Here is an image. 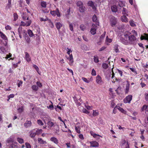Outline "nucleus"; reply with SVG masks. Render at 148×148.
Listing matches in <instances>:
<instances>
[{
    "label": "nucleus",
    "instance_id": "nucleus-1",
    "mask_svg": "<svg viewBox=\"0 0 148 148\" xmlns=\"http://www.w3.org/2000/svg\"><path fill=\"white\" fill-rule=\"evenodd\" d=\"M136 40V38L133 35H130L128 38V40L125 39H123L122 40V42L124 44L127 45L130 43H133Z\"/></svg>",
    "mask_w": 148,
    "mask_h": 148
},
{
    "label": "nucleus",
    "instance_id": "nucleus-2",
    "mask_svg": "<svg viewBox=\"0 0 148 148\" xmlns=\"http://www.w3.org/2000/svg\"><path fill=\"white\" fill-rule=\"evenodd\" d=\"M66 59L69 60V64L71 66H72L74 62L73 59V56L72 55H70V56L66 55Z\"/></svg>",
    "mask_w": 148,
    "mask_h": 148
},
{
    "label": "nucleus",
    "instance_id": "nucleus-3",
    "mask_svg": "<svg viewBox=\"0 0 148 148\" xmlns=\"http://www.w3.org/2000/svg\"><path fill=\"white\" fill-rule=\"evenodd\" d=\"M110 22V24L112 27L114 26L117 23L116 19L114 17H112L111 18Z\"/></svg>",
    "mask_w": 148,
    "mask_h": 148
},
{
    "label": "nucleus",
    "instance_id": "nucleus-4",
    "mask_svg": "<svg viewBox=\"0 0 148 148\" xmlns=\"http://www.w3.org/2000/svg\"><path fill=\"white\" fill-rule=\"evenodd\" d=\"M132 99V96L129 95L127 96L123 100L124 102L125 103H130Z\"/></svg>",
    "mask_w": 148,
    "mask_h": 148
},
{
    "label": "nucleus",
    "instance_id": "nucleus-5",
    "mask_svg": "<svg viewBox=\"0 0 148 148\" xmlns=\"http://www.w3.org/2000/svg\"><path fill=\"white\" fill-rule=\"evenodd\" d=\"M97 26L94 24H93L92 25V27L90 29V32L91 33L92 35L95 34L96 32Z\"/></svg>",
    "mask_w": 148,
    "mask_h": 148
},
{
    "label": "nucleus",
    "instance_id": "nucleus-6",
    "mask_svg": "<svg viewBox=\"0 0 148 148\" xmlns=\"http://www.w3.org/2000/svg\"><path fill=\"white\" fill-rule=\"evenodd\" d=\"M50 13L53 16H55L56 15L58 17L60 16L59 11L58 9H57L56 11H51Z\"/></svg>",
    "mask_w": 148,
    "mask_h": 148
},
{
    "label": "nucleus",
    "instance_id": "nucleus-7",
    "mask_svg": "<svg viewBox=\"0 0 148 148\" xmlns=\"http://www.w3.org/2000/svg\"><path fill=\"white\" fill-rule=\"evenodd\" d=\"M27 21H26L25 22L22 21L21 22V26H28L30 25L32 21L30 20H27Z\"/></svg>",
    "mask_w": 148,
    "mask_h": 148
},
{
    "label": "nucleus",
    "instance_id": "nucleus-8",
    "mask_svg": "<svg viewBox=\"0 0 148 148\" xmlns=\"http://www.w3.org/2000/svg\"><path fill=\"white\" fill-rule=\"evenodd\" d=\"M0 36L3 39L5 40L6 45L7 44V42L8 41V38L6 35L2 32L0 31Z\"/></svg>",
    "mask_w": 148,
    "mask_h": 148
},
{
    "label": "nucleus",
    "instance_id": "nucleus-9",
    "mask_svg": "<svg viewBox=\"0 0 148 148\" xmlns=\"http://www.w3.org/2000/svg\"><path fill=\"white\" fill-rule=\"evenodd\" d=\"M96 82L99 84H101L102 83V80L101 79V77L99 75H97L96 77Z\"/></svg>",
    "mask_w": 148,
    "mask_h": 148
},
{
    "label": "nucleus",
    "instance_id": "nucleus-10",
    "mask_svg": "<svg viewBox=\"0 0 148 148\" xmlns=\"http://www.w3.org/2000/svg\"><path fill=\"white\" fill-rule=\"evenodd\" d=\"M90 146L93 147H98L99 144V143L96 141H93L90 142Z\"/></svg>",
    "mask_w": 148,
    "mask_h": 148
},
{
    "label": "nucleus",
    "instance_id": "nucleus-11",
    "mask_svg": "<svg viewBox=\"0 0 148 148\" xmlns=\"http://www.w3.org/2000/svg\"><path fill=\"white\" fill-rule=\"evenodd\" d=\"M17 143L16 142H13L12 143H11L10 144V145H7V146H9V147L10 148H13L14 147H17Z\"/></svg>",
    "mask_w": 148,
    "mask_h": 148
},
{
    "label": "nucleus",
    "instance_id": "nucleus-12",
    "mask_svg": "<svg viewBox=\"0 0 148 148\" xmlns=\"http://www.w3.org/2000/svg\"><path fill=\"white\" fill-rule=\"evenodd\" d=\"M50 140L51 142L54 143L56 144H58V139L54 137H51Z\"/></svg>",
    "mask_w": 148,
    "mask_h": 148
},
{
    "label": "nucleus",
    "instance_id": "nucleus-13",
    "mask_svg": "<svg viewBox=\"0 0 148 148\" xmlns=\"http://www.w3.org/2000/svg\"><path fill=\"white\" fill-rule=\"evenodd\" d=\"M25 58L26 60L28 62L31 61V59L29 54L27 52L25 53Z\"/></svg>",
    "mask_w": 148,
    "mask_h": 148
},
{
    "label": "nucleus",
    "instance_id": "nucleus-14",
    "mask_svg": "<svg viewBox=\"0 0 148 148\" xmlns=\"http://www.w3.org/2000/svg\"><path fill=\"white\" fill-rule=\"evenodd\" d=\"M131 34V33L129 32H127L124 33V38H122L121 40H123V39H125L127 40V39L129 38V37L130 36V35Z\"/></svg>",
    "mask_w": 148,
    "mask_h": 148
},
{
    "label": "nucleus",
    "instance_id": "nucleus-15",
    "mask_svg": "<svg viewBox=\"0 0 148 148\" xmlns=\"http://www.w3.org/2000/svg\"><path fill=\"white\" fill-rule=\"evenodd\" d=\"M69 27L70 30L72 32H73V26L75 25V24L74 23H69Z\"/></svg>",
    "mask_w": 148,
    "mask_h": 148
},
{
    "label": "nucleus",
    "instance_id": "nucleus-16",
    "mask_svg": "<svg viewBox=\"0 0 148 148\" xmlns=\"http://www.w3.org/2000/svg\"><path fill=\"white\" fill-rule=\"evenodd\" d=\"M32 123L30 121H27L24 123V125L26 127H28L30 126L31 125Z\"/></svg>",
    "mask_w": 148,
    "mask_h": 148
},
{
    "label": "nucleus",
    "instance_id": "nucleus-17",
    "mask_svg": "<svg viewBox=\"0 0 148 148\" xmlns=\"http://www.w3.org/2000/svg\"><path fill=\"white\" fill-rule=\"evenodd\" d=\"M38 143L40 144H46L47 143L46 141L40 138H38Z\"/></svg>",
    "mask_w": 148,
    "mask_h": 148
},
{
    "label": "nucleus",
    "instance_id": "nucleus-18",
    "mask_svg": "<svg viewBox=\"0 0 148 148\" xmlns=\"http://www.w3.org/2000/svg\"><path fill=\"white\" fill-rule=\"evenodd\" d=\"M121 20L123 22H127L128 21L127 18L125 16H122L121 17Z\"/></svg>",
    "mask_w": 148,
    "mask_h": 148
},
{
    "label": "nucleus",
    "instance_id": "nucleus-19",
    "mask_svg": "<svg viewBox=\"0 0 148 148\" xmlns=\"http://www.w3.org/2000/svg\"><path fill=\"white\" fill-rule=\"evenodd\" d=\"M56 28L58 30H59L62 26V24L60 22L56 23Z\"/></svg>",
    "mask_w": 148,
    "mask_h": 148
},
{
    "label": "nucleus",
    "instance_id": "nucleus-20",
    "mask_svg": "<svg viewBox=\"0 0 148 148\" xmlns=\"http://www.w3.org/2000/svg\"><path fill=\"white\" fill-rule=\"evenodd\" d=\"M111 9L112 11L113 12H116L117 11V8L115 5H113L111 7Z\"/></svg>",
    "mask_w": 148,
    "mask_h": 148
},
{
    "label": "nucleus",
    "instance_id": "nucleus-21",
    "mask_svg": "<svg viewBox=\"0 0 148 148\" xmlns=\"http://www.w3.org/2000/svg\"><path fill=\"white\" fill-rule=\"evenodd\" d=\"M14 142V140L11 137L8 138L7 140V142L8 144V145H10V144Z\"/></svg>",
    "mask_w": 148,
    "mask_h": 148
},
{
    "label": "nucleus",
    "instance_id": "nucleus-22",
    "mask_svg": "<svg viewBox=\"0 0 148 148\" xmlns=\"http://www.w3.org/2000/svg\"><path fill=\"white\" fill-rule=\"evenodd\" d=\"M116 108L117 109H118V110H119L120 112H121L124 113H125L126 112L122 108H121L119 106H116Z\"/></svg>",
    "mask_w": 148,
    "mask_h": 148
},
{
    "label": "nucleus",
    "instance_id": "nucleus-23",
    "mask_svg": "<svg viewBox=\"0 0 148 148\" xmlns=\"http://www.w3.org/2000/svg\"><path fill=\"white\" fill-rule=\"evenodd\" d=\"M22 16L24 20H29V16L26 13H23Z\"/></svg>",
    "mask_w": 148,
    "mask_h": 148
},
{
    "label": "nucleus",
    "instance_id": "nucleus-24",
    "mask_svg": "<svg viewBox=\"0 0 148 148\" xmlns=\"http://www.w3.org/2000/svg\"><path fill=\"white\" fill-rule=\"evenodd\" d=\"M17 141L20 144H22L24 143V140L18 137L16 138Z\"/></svg>",
    "mask_w": 148,
    "mask_h": 148
},
{
    "label": "nucleus",
    "instance_id": "nucleus-25",
    "mask_svg": "<svg viewBox=\"0 0 148 148\" xmlns=\"http://www.w3.org/2000/svg\"><path fill=\"white\" fill-rule=\"evenodd\" d=\"M79 11L81 12H84L85 10V8L83 5L79 7Z\"/></svg>",
    "mask_w": 148,
    "mask_h": 148
},
{
    "label": "nucleus",
    "instance_id": "nucleus-26",
    "mask_svg": "<svg viewBox=\"0 0 148 148\" xmlns=\"http://www.w3.org/2000/svg\"><path fill=\"white\" fill-rule=\"evenodd\" d=\"M90 134L94 138H97V137H100L101 136L98 134H95L92 131L90 132Z\"/></svg>",
    "mask_w": 148,
    "mask_h": 148
},
{
    "label": "nucleus",
    "instance_id": "nucleus-27",
    "mask_svg": "<svg viewBox=\"0 0 148 148\" xmlns=\"http://www.w3.org/2000/svg\"><path fill=\"white\" fill-rule=\"evenodd\" d=\"M121 88L120 87H118L116 90L115 91L118 94H119L121 92Z\"/></svg>",
    "mask_w": 148,
    "mask_h": 148
},
{
    "label": "nucleus",
    "instance_id": "nucleus-28",
    "mask_svg": "<svg viewBox=\"0 0 148 148\" xmlns=\"http://www.w3.org/2000/svg\"><path fill=\"white\" fill-rule=\"evenodd\" d=\"M76 4L77 6L79 7L83 5V4L82 2L81 1H77L76 3Z\"/></svg>",
    "mask_w": 148,
    "mask_h": 148
},
{
    "label": "nucleus",
    "instance_id": "nucleus-29",
    "mask_svg": "<svg viewBox=\"0 0 148 148\" xmlns=\"http://www.w3.org/2000/svg\"><path fill=\"white\" fill-rule=\"evenodd\" d=\"M48 127H51L53 126L54 125L53 123L51 121H49L47 123Z\"/></svg>",
    "mask_w": 148,
    "mask_h": 148
},
{
    "label": "nucleus",
    "instance_id": "nucleus-30",
    "mask_svg": "<svg viewBox=\"0 0 148 148\" xmlns=\"http://www.w3.org/2000/svg\"><path fill=\"white\" fill-rule=\"evenodd\" d=\"M119 46L117 45H115L114 50L115 51V52L116 53L119 52V50L118 49Z\"/></svg>",
    "mask_w": 148,
    "mask_h": 148
},
{
    "label": "nucleus",
    "instance_id": "nucleus-31",
    "mask_svg": "<svg viewBox=\"0 0 148 148\" xmlns=\"http://www.w3.org/2000/svg\"><path fill=\"white\" fill-rule=\"evenodd\" d=\"M32 88L33 90L34 91H37L38 89V87L36 85H33L32 86Z\"/></svg>",
    "mask_w": 148,
    "mask_h": 148
},
{
    "label": "nucleus",
    "instance_id": "nucleus-32",
    "mask_svg": "<svg viewBox=\"0 0 148 148\" xmlns=\"http://www.w3.org/2000/svg\"><path fill=\"white\" fill-rule=\"evenodd\" d=\"M130 85L129 83L127 84L126 85L125 91V93L126 94H127L130 88Z\"/></svg>",
    "mask_w": 148,
    "mask_h": 148
},
{
    "label": "nucleus",
    "instance_id": "nucleus-33",
    "mask_svg": "<svg viewBox=\"0 0 148 148\" xmlns=\"http://www.w3.org/2000/svg\"><path fill=\"white\" fill-rule=\"evenodd\" d=\"M148 108V106L145 105H144L141 108V112H143L146 110Z\"/></svg>",
    "mask_w": 148,
    "mask_h": 148
},
{
    "label": "nucleus",
    "instance_id": "nucleus-34",
    "mask_svg": "<svg viewBox=\"0 0 148 148\" xmlns=\"http://www.w3.org/2000/svg\"><path fill=\"white\" fill-rule=\"evenodd\" d=\"M28 34L29 36L30 37H32L34 36V34L32 32L31 30H28Z\"/></svg>",
    "mask_w": 148,
    "mask_h": 148
},
{
    "label": "nucleus",
    "instance_id": "nucleus-35",
    "mask_svg": "<svg viewBox=\"0 0 148 148\" xmlns=\"http://www.w3.org/2000/svg\"><path fill=\"white\" fill-rule=\"evenodd\" d=\"M41 5L42 7L45 8L46 7L47 3L46 2L43 1L41 2Z\"/></svg>",
    "mask_w": 148,
    "mask_h": 148
},
{
    "label": "nucleus",
    "instance_id": "nucleus-36",
    "mask_svg": "<svg viewBox=\"0 0 148 148\" xmlns=\"http://www.w3.org/2000/svg\"><path fill=\"white\" fill-rule=\"evenodd\" d=\"M127 143H128V142H126V141L124 140L122 141L121 145V146L123 147L124 146H125L127 145Z\"/></svg>",
    "mask_w": 148,
    "mask_h": 148
},
{
    "label": "nucleus",
    "instance_id": "nucleus-37",
    "mask_svg": "<svg viewBox=\"0 0 148 148\" xmlns=\"http://www.w3.org/2000/svg\"><path fill=\"white\" fill-rule=\"evenodd\" d=\"M67 49L68 50L67 53L68 54L67 55L70 56V55H72V54L71 53L72 51L71 50V49L67 48Z\"/></svg>",
    "mask_w": 148,
    "mask_h": 148
},
{
    "label": "nucleus",
    "instance_id": "nucleus-38",
    "mask_svg": "<svg viewBox=\"0 0 148 148\" xmlns=\"http://www.w3.org/2000/svg\"><path fill=\"white\" fill-rule=\"evenodd\" d=\"M130 25L132 27L135 26L136 25L134 22L132 20H131L129 22Z\"/></svg>",
    "mask_w": 148,
    "mask_h": 148
},
{
    "label": "nucleus",
    "instance_id": "nucleus-39",
    "mask_svg": "<svg viewBox=\"0 0 148 148\" xmlns=\"http://www.w3.org/2000/svg\"><path fill=\"white\" fill-rule=\"evenodd\" d=\"M38 124L40 125H43V123L42 120L40 119H38L37 121Z\"/></svg>",
    "mask_w": 148,
    "mask_h": 148
},
{
    "label": "nucleus",
    "instance_id": "nucleus-40",
    "mask_svg": "<svg viewBox=\"0 0 148 148\" xmlns=\"http://www.w3.org/2000/svg\"><path fill=\"white\" fill-rule=\"evenodd\" d=\"M98 112L96 110H93L92 115L93 116H96L98 115Z\"/></svg>",
    "mask_w": 148,
    "mask_h": 148
},
{
    "label": "nucleus",
    "instance_id": "nucleus-41",
    "mask_svg": "<svg viewBox=\"0 0 148 148\" xmlns=\"http://www.w3.org/2000/svg\"><path fill=\"white\" fill-rule=\"evenodd\" d=\"M102 66L104 69H106L108 67V65L106 63H103L102 64Z\"/></svg>",
    "mask_w": 148,
    "mask_h": 148
},
{
    "label": "nucleus",
    "instance_id": "nucleus-42",
    "mask_svg": "<svg viewBox=\"0 0 148 148\" xmlns=\"http://www.w3.org/2000/svg\"><path fill=\"white\" fill-rule=\"evenodd\" d=\"M75 130L76 132L78 133H80V127H75Z\"/></svg>",
    "mask_w": 148,
    "mask_h": 148
},
{
    "label": "nucleus",
    "instance_id": "nucleus-43",
    "mask_svg": "<svg viewBox=\"0 0 148 148\" xmlns=\"http://www.w3.org/2000/svg\"><path fill=\"white\" fill-rule=\"evenodd\" d=\"M14 96V94H11L8 96V99H7V101H8L11 98H13Z\"/></svg>",
    "mask_w": 148,
    "mask_h": 148
},
{
    "label": "nucleus",
    "instance_id": "nucleus-44",
    "mask_svg": "<svg viewBox=\"0 0 148 148\" xmlns=\"http://www.w3.org/2000/svg\"><path fill=\"white\" fill-rule=\"evenodd\" d=\"M33 67L35 69L36 71L38 73L40 74V73L39 72V68L36 65H34Z\"/></svg>",
    "mask_w": 148,
    "mask_h": 148
},
{
    "label": "nucleus",
    "instance_id": "nucleus-45",
    "mask_svg": "<svg viewBox=\"0 0 148 148\" xmlns=\"http://www.w3.org/2000/svg\"><path fill=\"white\" fill-rule=\"evenodd\" d=\"M80 29L82 31H84L86 29L85 27L83 24L81 25L80 26Z\"/></svg>",
    "mask_w": 148,
    "mask_h": 148
},
{
    "label": "nucleus",
    "instance_id": "nucleus-46",
    "mask_svg": "<svg viewBox=\"0 0 148 148\" xmlns=\"http://www.w3.org/2000/svg\"><path fill=\"white\" fill-rule=\"evenodd\" d=\"M92 19L93 21L96 22L97 21V17L95 15H94L92 18Z\"/></svg>",
    "mask_w": 148,
    "mask_h": 148
},
{
    "label": "nucleus",
    "instance_id": "nucleus-47",
    "mask_svg": "<svg viewBox=\"0 0 148 148\" xmlns=\"http://www.w3.org/2000/svg\"><path fill=\"white\" fill-rule=\"evenodd\" d=\"M14 21H16L18 18V16L17 14L16 13H14Z\"/></svg>",
    "mask_w": 148,
    "mask_h": 148
},
{
    "label": "nucleus",
    "instance_id": "nucleus-48",
    "mask_svg": "<svg viewBox=\"0 0 148 148\" xmlns=\"http://www.w3.org/2000/svg\"><path fill=\"white\" fill-rule=\"evenodd\" d=\"M24 110L23 107L22 106L21 108H20L18 109V110L19 112H22Z\"/></svg>",
    "mask_w": 148,
    "mask_h": 148
},
{
    "label": "nucleus",
    "instance_id": "nucleus-49",
    "mask_svg": "<svg viewBox=\"0 0 148 148\" xmlns=\"http://www.w3.org/2000/svg\"><path fill=\"white\" fill-rule=\"evenodd\" d=\"M127 10L125 8H123L122 10V13L123 14H126L127 13Z\"/></svg>",
    "mask_w": 148,
    "mask_h": 148
},
{
    "label": "nucleus",
    "instance_id": "nucleus-50",
    "mask_svg": "<svg viewBox=\"0 0 148 148\" xmlns=\"http://www.w3.org/2000/svg\"><path fill=\"white\" fill-rule=\"evenodd\" d=\"M112 41V39L108 38L107 36L106 39V42L108 43H110Z\"/></svg>",
    "mask_w": 148,
    "mask_h": 148
},
{
    "label": "nucleus",
    "instance_id": "nucleus-51",
    "mask_svg": "<svg viewBox=\"0 0 148 148\" xmlns=\"http://www.w3.org/2000/svg\"><path fill=\"white\" fill-rule=\"evenodd\" d=\"M36 134V133L32 132L30 134V136L32 138H33L35 136Z\"/></svg>",
    "mask_w": 148,
    "mask_h": 148
},
{
    "label": "nucleus",
    "instance_id": "nucleus-52",
    "mask_svg": "<svg viewBox=\"0 0 148 148\" xmlns=\"http://www.w3.org/2000/svg\"><path fill=\"white\" fill-rule=\"evenodd\" d=\"M36 84L37 85V86L39 88H41L42 87V84L40 82H36Z\"/></svg>",
    "mask_w": 148,
    "mask_h": 148
},
{
    "label": "nucleus",
    "instance_id": "nucleus-53",
    "mask_svg": "<svg viewBox=\"0 0 148 148\" xmlns=\"http://www.w3.org/2000/svg\"><path fill=\"white\" fill-rule=\"evenodd\" d=\"M82 79L85 82L87 83H89L90 82V81L88 80V79L85 77H82Z\"/></svg>",
    "mask_w": 148,
    "mask_h": 148
},
{
    "label": "nucleus",
    "instance_id": "nucleus-54",
    "mask_svg": "<svg viewBox=\"0 0 148 148\" xmlns=\"http://www.w3.org/2000/svg\"><path fill=\"white\" fill-rule=\"evenodd\" d=\"M26 148H31V146L30 144L28 143H25Z\"/></svg>",
    "mask_w": 148,
    "mask_h": 148
},
{
    "label": "nucleus",
    "instance_id": "nucleus-55",
    "mask_svg": "<svg viewBox=\"0 0 148 148\" xmlns=\"http://www.w3.org/2000/svg\"><path fill=\"white\" fill-rule=\"evenodd\" d=\"M88 4L89 6L91 7L93 6V5H94L93 2L91 1H89L88 2Z\"/></svg>",
    "mask_w": 148,
    "mask_h": 148
},
{
    "label": "nucleus",
    "instance_id": "nucleus-56",
    "mask_svg": "<svg viewBox=\"0 0 148 148\" xmlns=\"http://www.w3.org/2000/svg\"><path fill=\"white\" fill-rule=\"evenodd\" d=\"M5 29L7 30H10L11 27L9 25H7L5 27Z\"/></svg>",
    "mask_w": 148,
    "mask_h": 148
},
{
    "label": "nucleus",
    "instance_id": "nucleus-57",
    "mask_svg": "<svg viewBox=\"0 0 148 148\" xmlns=\"http://www.w3.org/2000/svg\"><path fill=\"white\" fill-rule=\"evenodd\" d=\"M94 62L96 63H97L99 62V59L98 57H94Z\"/></svg>",
    "mask_w": 148,
    "mask_h": 148
},
{
    "label": "nucleus",
    "instance_id": "nucleus-58",
    "mask_svg": "<svg viewBox=\"0 0 148 148\" xmlns=\"http://www.w3.org/2000/svg\"><path fill=\"white\" fill-rule=\"evenodd\" d=\"M51 103V104L49 105V106H47V108L48 109H53V106L52 104V103L51 101H50Z\"/></svg>",
    "mask_w": 148,
    "mask_h": 148
},
{
    "label": "nucleus",
    "instance_id": "nucleus-59",
    "mask_svg": "<svg viewBox=\"0 0 148 148\" xmlns=\"http://www.w3.org/2000/svg\"><path fill=\"white\" fill-rule=\"evenodd\" d=\"M36 134H39L42 133V130L41 129L37 130L36 131Z\"/></svg>",
    "mask_w": 148,
    "mask_h": 148
},
{
    "label": "nucleus",
    "instance_id": "nucleus-60",
    "mask_svg": "<svg viewBox=\"0 0 148 148\" xmlns=\"http://www.w3.org/2000/svg\"><path fill=\"white\" fill-rule=\"evenodd\" d=\"M82 111L84 113L86 114H88L89 113V112L85 108H84L82 110Z\"/></svg>",
    "mask_w": 148,
    "mask_h": 148
},
{
    "label": "nucleus",
    "instance_id": "nucleus-61",
    "mask_svg": "<svg viewBox=\"0 0 148 148\" xmlns=\"http://www.w3.org/2000/svg\"><path fill=\"white\" fill-rule=\"evenodd\" d=\"M91 74L92 75H96V72L94 69H92V71Z\"/></svg>",
    "mask_w": 148,
    "mask_h": 148
},
{
    "label": "nucleus",
    "instance_id": "nucleus-62",
    "mask_svg": "<svg viewBox=\"0 0 148 148\" xmlns=\"http://www.w3.org/2000/svg\"><path fill=\"white\" fill-rule=\"evenodd\" d=\"M11 56H12V54H11L10 53H9V54L7 55H6V57H5V58L6 59H8V58L11 57Z\"/></svg>",
    "mask_w": 148,
    "mask_h": 148
},
{
    "label": "nucleus",
    "instance_id": "nucleus-63",
    "mask_svg": "<svg viewBox=\"0 0 148 148\" xmlns=\"http://www.w3.org/2000/svg\"><path fill=\"white\" fill-rule=\"evenodd\" d=\"M130 130L133 131V132H131V133L130 134V135L132 137L134 136V134L135 133V132L133 129H131Z\"/></svg>",
    "mask_w": 148,
    "mask_h": 148
},
{
    "label": "nucleus",
    "instance_id": "nucleus-64",
    "mask_svg": "<svg viewBox=\"0 0 148 148\" xmlns=\"http://www.w3.org/2000/svg\"><path fill=\"white\" fill-rule=\"evenodd\" d=\"M145 100L148 101V92L145 94Z\"/></svg>",
    "mask_w": 148,
    "mask_h": 148
}]
</instances>
